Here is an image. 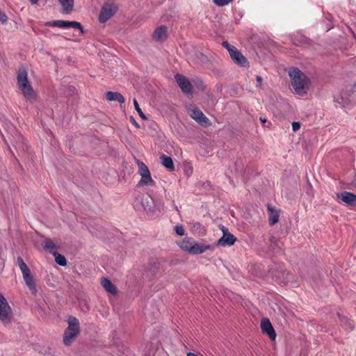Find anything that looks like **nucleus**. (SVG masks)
Segmentation results:
<instances>
[{
    "label": "nucleus",
    "instance_id": "f257e3e1",
    "mask_svg": "<svg viewBox=\"0 0 356 356\" xmlns=\"http://www.w3.org/2000/svg\"><path fill=\"white\" fill-rule=\"evenodd\" d=\"M289 76L296 92L300 95L306 94L309 84V79L297 67L289 69Z\"/></svg>",
    "mask_w": 356,
    "mask_h": 356
},
{
    "label": "nucleus",
    "instance_id": "f03ea898",
    "mask_svg": "<svg viewBox=\"0 0 356 356\" xmlns=\"http://www.w3.org/2000/svg\"><path fill=\"white\" fill-rule=\"evenodd\" d=\"M17 84L24 97L31 101L35 99V93L28 80V74L24 67H20L17 72Z\"/></svg>",
    "mask_w": 356,
    "mask_h": 356
},
{
    "label": "nucleus",
    "instance_id": "7ed1b4c3",
    "mask_svg": "<svg viewBox=\"0 0 356 356\" xmlns=\"http://www.w3.org/2000/svg\"><path fill=\"white\" fill-rule=\"evenodd\" d=\"M79 334V322L75 317L70 316L68 318V327L65 330L63 336L65 345L70 346L73 339Z\"/></svg>",
    "mask_w": 356,
    "mask_h": 356
},
{
    "label": "nucleus",
    "instance_id": "20e7f679",
    "mask_svg": "<svg viewBox=\"0 0 356 356\" xmlns=\"http://www.w3.org/2000/svg\"><path fill=\"white\" fill-rule=\"evenodd\" d=\"M17 263L22 271L23 279L26 285L33 293L35 294L37 291L36 285L29 268L24 261L23 259L20 257H17Z\"/></svg>",
    "mask_w": 356,
    "mask_h": 356
},
{
    "label": "nucleus",
    "instance_id": "39448f33",
    "mask_svg": "<svg viewBox=\"0 0 356 356\" xmlns=\"http://www.w3.org/2000/svg\"><path fill=\"white\" fill-rule=\"evenodd\" d=\"M13 312L7 300L0 293V321L5 325L12 321Z\"/></svg>",
    "mask_w": 356,
    "mask_h": 356
},
{
    "label": "nucleus",
    "instance_id": "423d86ee",
    "mask_svg": "<svg viewBox=\"0 0 356 356\" xmlns=\"http://www.w3.org/2000/svg\"><path fill=\"white\" fill-rule=\"evenodd\" d=\"M118 6L114 2L107 1L102 6L99 20L102 23H104L108 21L117 11Z\"/></svg>",
    "mask_w": 356,
    "mask_h": 356
},
{
    "label": "nucleus",
    "instance_id": "0eeeda50",
    "mask_svg": "<svg viewBox=\"0 0 356 356\" xmlns=\"http://www.w3.org/2000/svg\"><path fill=\"white\" fill-rule=\"evenodd\" d=\"M46 26L51 27H59L62 29H77L81 31V33H83L82 25L77 22L74 21H63V20H54L51 22H47L44 24Z\"/></svg>",
    "mask_w": 356,
    "mask_h": 356
},
{
    "label": "nucleus",
    "instance_id": "6e6552de",
    "mask_svg": "<svg viewBox=\"0 0 356 356\" xmlns=\"http://www.w3.org/2000/svg\"><path fill=\"white\" fill-rule=\"evenodd\" d=\"M220 229L222 232V236L218 241V245L222 247L234 245L236 238L229 232L226 227L220 225Z\"/></svg>",
    "mask_w": 356,
    "mask_h": 356
},
{
    "label": "nucleus",
    "instance_id": "1a4fd4ad",
    "mask_svg": "<svg viewBox=\"0 0 356 356\" xmlns=\"http://www.w3.org/2000/svg\"><path fill=\"white\" fill-rule=\"evenodd\" d=\"M188 112L190 116L199 124H206L209 122V119L197 108L191 106L188 108Z\"/></svg>",
    "mask_w": 356,
    "mask_h": 356
},
{
    "label": "nucleus",
    "instance_id": "9d476101",
    "mask_svg": "<svg viewBox=\"0 0 356 356\" xmlns=\"http://www.w3.org/2000/svg\"><path fill=\"white\" fill-rule=\"evenodd\" d=\"M232 60L237 65L242 67H247L249 66V63L245 57L237 49L230 54Z\"/></svg>",
    "mask_w": 356,
    "mask_h": 356
},
{
    "label": "nucleus",
    "instance_id": "9b49d317",
    "mask_svg": "<svg viewBox=\"0 0 356 356\" xmlns=\"http://www.w3.org/2000/svg\"><path fill=\"white\" fill-rule=\"evenodd\" d=\"M175 80L184 93L189 94L191 92L192 86L184 76L178 74L175 76Z\"/></svg>",
    "mask_w": 356,
    "mask_h": 356
},
{
    "label": "nucleus",
    "instance_id": "f8f14e48",
    "mask_svg": "<svg viewBox=\"0 0 356 356\" xmlns=\"http://www.w3.org/2000/svg\"><path fill=\"white\" fill-rule=\"evenodd\" d=\"M337 197L348 206L356 205V195L352 193L343 191L337 193Z\"/></svg>",
    "mask_w": 356,
    "mask_h": 356
},
{
    "label": "nucleus",
    "instance_id": "ddd939ff",
    "mask_svg": "<svg viewBox=\"0 0 356 356\" xmlns=\"http://www.w3.org/2000/svg\"><path fill=\"white\" fill-rule=\"evenodd\" d=\"M261 328L264 332H266L271 339H275L276 337L275 332L268 318H264L261 322Z\"/></svg>",
    "mask_w": 356,
    "mask_h": 356
},
{
    "label": "nucleus",
    "instance_id": "4468645a",
    "mask_svg": "<svg viewBox=\"0 0 356 356\" xmlns=\"http://www.w3.org/2000/svg\"><path fill=\"white\" fill-rule=\"evenodd\" d=\"M153 202V199L152 197H147L145 200H143L142 202L143 207L147 211L154 212L156 210L161 211L163 205L162 203H159L158 204H155L154 207L152 206V203Z\"/></svg>",
    "mask_w": 356,
    "mask_h": 356
},
{
    "label": "nucleus",
    "instance_id": "2eb2a0df",
    "mask_svg": "<svg viewBox=\"0 0 356 356\" xmlns=\"http://www.w3.org/2000/svg\"><path fill=\"white\" fill-rule=\"evenodd\" d=\"M211 248L210 245H205L202 243H196L195 241L193 243L192 247H191L190 254H198L204 252L205 251Z\"/></svg>",
    "mask_w": 356,
    "mask_h": 356
},
{
    "label": "nucleus",
    "instance_id": "dca6fc26",
    "mask_svg": "<svg viewBox=\"0 0 356 356\" xmlns=\"http://www.w3.org/2000/svg\"><path fill=\"white\" fill-rule=\"evenodd\" d=\"M156 41H163L167 38V28L164 26L158 27L152 35Z\"/></svg>",
    "mask_w": 356,
    "mask_h": 356
},
{
    "label": "nucleus",
    "instance_id": "f3484780",
    "mask_svg": "<svg viewBox=\"0 0 356 356\" xmlns=\"http://www.w3.org/2000/svg\"><path fill=\"white\" fill-rule=\"evenodd\" d=\"M43 248L53 255H56L57 252V246L50 238H45L42 243Z\"/></svg>",
    "mask_w": 356,
    "mask_h": 356
},
{
    "label": "nucleus",
    "instance_id": "a211bd4d",
    "mask_svg": "<svg viewBox=\"0 0 356 356\" xmlns=\"http://www.w3.org/2000/svg\"><path fill=\"white\" fill-rule=\"evenodd\" d=\"M106 98L108 101H116L121 104L124 103L125 99L124 97L119 92H107L106 93Z\"/></svg>",
    "mask_w": 356,
    "mask_h": 356
},
{
    "label": "nucleus",
    "instance_id": "6ab92c4d",
    "mask_svg": "<svg viewBox=\"0 0 356 356\" xmlns=\"http://www.w3.org/2000/svg\"><path fill=\"white\" fill-rule=\"evenodd\" d=\"M61 5L63 13L70 14L74 8V0H58Z\"/></svg>",
    "mask_w": 356,
    "mask_h": 356
},
{
    "label": "nucleus",
    "instance_id": "aec40b11",
    "mask_svg": "<svg viewBox=\"0 0 356 356\" xmlns=\"http://www.w3.org/2000/svg\"><path fill=\"white\" fill-rule=\"evenodd\" d=\"M191 231L194 234H198L199 236H204L206 234L204 227L197 222L191 223Z\"/></svg>",
    "mask_w": 356,
    "mask_h": 356
},
{
    "label": "nucleus",
    "instance_id": "412c9836",
    "mask_svg": "<svg viewBox=\"0 0 356 356\" xmlns=\"http://www.w3.org/2000/svg\"><path fill=\"white\" fill-rule=\"evenodd\" d=\"M334 102L341 107L346 108L350 104V99L346 94H341L334 97Z\"/></svg>",
    "mask_w": 356,
    "mask_h": 356
},
{
    "label": "nucleus",
    "instance_id": "4be33fe9",
    "mask_svg": "<svg viewBox=\"0 0 356 356\" xmlns=\"http://www.w3.org/2000/svg\"><path fill=\"white\" fill-rule=\"evenodd\" d=\"M161 164L166 168L168 170L172 171L174 170L175 166L171 157L163 154L160 156Z\"/></svg>",
    "mask_w": 356,
    "mask_h": 356
},
{
    "label": "nucleus",
    "instance_id": "5701e85b",
    "mask_svg": "<svg viewBox=\"0 0 356 356\" xmlns=\"http://www.w3.org/2000/svg\"><path fill=\"white\" fill-rule=\"evenodd\" d=\"M102 285L105 289L106 291L111 293H115L116 292V289L113 283L108 280L107 278H102Z\"/></svg>",
    "mask_w": 356,
    "mask_h": 356
},
{
    "label": "nucleus",
    "instance_id": "b1692460",
    "mask_svg": "<svg viewBox=\"0 0 356 356\" xmlns=\"http://www.w3.org/2000/svg\"><path fill=\"white\" fill-rule=\"evenodd\" d=\"M194 240L191 238H185L179 243V246L184 251L190 253L191 247H192Z\"/></svg>",
    "mask_w": 356,
    "mask_h": 356
},
{
    "label": "nucleus",
    "instance_id": "393cba45",
    "mask_svg": "<svg viewBox=\"0 0 356 356\" xmlns=\"http://www.w3.org/2000/svg\"><path fill=\"white\" fill-rule=\"evenodd\" d=\"M268 211H269V222L270 225H275L276 222H277L279 220V213L278 211L276 210H273L270 207H268Z\"/></svg>",
    "mask_w": 356,
    "mask_h": 356
},
{
    "label": "nucleus",
    "instance_id": "a878e982",
    "mask_svg": "<svg viewBox=\"0 0 356 356\" xmlns=\"http://www.w3.org/2000/svg\"><path fill=\"white\" fill-rule=\"evenodd\" d=\"M138 165L139 168L138 173L141 177L150 173L148 168L143 162L138 161Z\"/></svg>",
    "mask_w": 356,
    "mask_h": 356
},
{
    "label": "nucleus",
    "instance_id": "bb28decb",
    "mask_svg": "<svg viewBox=\"0 0 356 356\" xmlns=\"http://www.w3.org/2000/svg\"><path fill=\"white\" fill-rule=\"evenodd\" d=\"M139 184L148 185V186H152L154 184V181L152 179L151 174L149 173L147 175L142 176Z\"/></svg>",
    "mask_w": 356,
    "mask_h": 356
},
{
    "label": "nucleus",
    "instance_id": "cd10ccee",
    "mask_svg": "<svg viewBox=\"0 0 356 356\" xmlns=\"http://www.w3.org/2000/svg\"><path fill=\"white\" fill-rule=\"evenodd\" d=\"M55 257V261L56 262L61 266H65L67 264V261L65 257L63 255H61L60 254H58L57 252H56V255H54Z\"/></svg>",
    "mask_w": 356,
    "mask_h": 356
},
{
    "label": "nucleus",
    "instance_id": "c85d7f7f",
    "mask_svg": "<svg viewBox=\"0 0 356 356\" xmlns=\"http://www.w3.org/2000/svg\"><path fill=\"white\" fill-rule=\"evenodd\" d=\"M134 104L135 109L137 111L140 117L143 120H146L147 118L145 115V114L143 113L142 110L140 109L139 104L136 99H134Z\"/></svg>",
    "mask_w": 356,
    "mask_h": 356
},
{
    "label": "nucleus",
    "instance_id": "c756f323",
    "mask_svg": "<svg viewBox=\"0 0 356 356\" xmlns=\"http://www.w3.org/2000/svg\"><path fill=\"white\" fill-rule=\"evenodd\" d=\"M222 47H223L224 48H225V49L228 51V52H229V54H230L231 53H232L234 50H236V48L234 46H233V45L230 44H229L228 42H227V41H224V42L222 43Z\"/></svg>",
    "mask_w": 356,
    "mask_h": 356
},
{
    "label": "nucleus",
    "instance_id": "7c9ffc66",
    "mask_svg": "<svg viewBox=\"0 0 356 356\" xmlns=\"http://www.w3.org/2000/svg\"><path fill=\"white\" fill-rule=\"evenodd\" d=\"M233 0H213V3L218 6H224L228 5Z\"/></svg>",
    "mask_w": 356,
    "mask_h": 356
},
{
    "label": "nucleus",
    "instance_id": "2f4dec72",
    "mask_svg": "<svg viewBox=\"0 0 356 356\" xmlns=\"http://www.w3.org/2000/svg\"><path fill=\"white\" fill-rule=\"evenodd\" d=\"M175 231L176 234L179 236L184 235V229L181 225H177L175 227Z\"/></svg>",
    "mask_w": 356,
    "mask_h": 356
},
{
    "label": "nucleus",
    "instance_id": "473e14b6",
    "mask_svg": "<svg viewBox=\"0 0 356 356\" xmlns=\"http://www.w3.org/2000/svg\"><path fill=\"white\" fill-rule=\"evenodd\" d=\"M8 21V17L5 13L0 11V22L3 24Z\"/></svg>",
    "mask_w": 356,
    "mask_h": 356
},
{
    "label": "nucleus",
    "instance_id": "72a5a7b5",
    "mask_svg": "<svg viewBox=\"0 0 356 356\" xmlns=\"http://www.w3.org/2000/svg\"><path fill=\"white\" fill-rule=\"evenodd\" d=\"M300 128V123L298 122H293L292 123V129L293 131H297Z\"/></svg>",
    "mask_w": 356,
    "mask_h": 356
},
{
    "label": "nucleus",
    "instance_id": "f704fd0d",
    "mask_svg": "<svg viewBox=\"0 0 356 356\" xmlns=\"http://www.w3.org/2000/svg\"><path fill=\"white\" fill-rule=\"evenodd\" d=\"M257 87H261V84H262V78L260 76H257Z\"/></svg>",
    "mask_w": 356,
    "mask_h": 356
},
{
    "label": "nucleus",
    "instance_id": "c9c22d12",
    "mask_svg": "<svg viewBox=\"0 0 356 356\" xmlns=\"http://www.w3.org/2000/svg\"><path fill=\"white\" fill-rule=\"evenodd\" d=\"M29 1L31 3V4H33V5L37 4V3H38V0H29Z\"/></svg>",
    "mask_w": 356,
    "mask_h": 356
},
{
    "label": "nucleus",
    "instance_id": "e433bc0d",
    "mask_svg": "<svg viewBox=\"0 0 356 356\" xmlns=\"http://www.w3.org/2000/svg\"><path fill=\"white\" fill-rule=\"evenodd\" d=\"M260 121H261L263 124H265V123L267 122L266 119V118H262V117H261V118H260Z\"/></svg>",
    "mask_w": 356,
    "mask_h": 356
},
{
    "label": "nucleus",
    "instance_id": "4c0bfd02",
    "mask_svg": "<svg viewBox=\"0 0 356 356\" xmlns=\"http://www.w3.org/2000/svg\"><path fill=\"white\" fill-rule=\"evenodd\" d=\"M131 121L133 122V123L135 124V126H136V127H139L138 124L136 122V120H135L134 119H133V118H132V119H131Z\"/></svg>",
    "mask_w": 356,
    "mask_h": 356
}]
</instances>
